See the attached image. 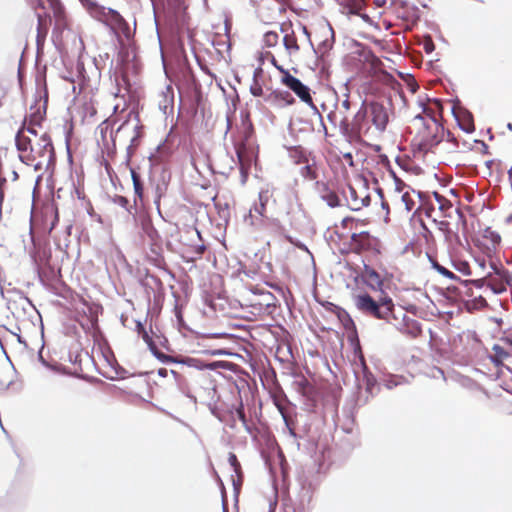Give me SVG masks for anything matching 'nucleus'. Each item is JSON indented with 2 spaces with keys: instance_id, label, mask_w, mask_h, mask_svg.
<instances>
[{
  "instance_id": "nucleus-32",
  "label": "nucleus",
  "mask_w": 512,
  "mask_h": 512,
  "mask_svg": "<svg viewBox=\"0 0 512 512\" xmlns=\"http://www.w3.org/2000/svg\"><path fill=\"white\" fill-rule=\"evenodd\" d=\"M294 93L300 98L302 102L310 106L311 108L317 110V107L315 106L312 96L310 94V89L303 83L294 90Z\"/></svg>"
},
{
  "instance_id": "nucleus-30",
  "label": "nucleus",
  "mask_w": 512,
  "mask_h": 512,
  "mask_svg": "<svg viewBox=\"0 0 512 512\" xmlns=\"http://www.w3.org/2000/svg\"><path fill=\"white\" fill-rule=\"evenodd\" d=\"M372 79L375 82L382 83L383 85L396 90L398 87H400V83L394 78L393 75L386 72L385 70L383 72H378Z\"/></svg>"
},
{
  "instance_id": "nucleus-25",
  "label": "nucleus",
  "mask_w": 512,
  "mask_h": 512,
  "mask_svg": "<svg viewBox=\"0 0 512 512\" xmlns=\"http://www.w3.org/2000/svg\"><path fill=\"white\" fill-rule=\"evenodd\" d=\"M319 33H321V42L319 43V49L325 52L326 50L332 47L334 41V31L332 27L327 25H322L319 28Z\"/></svg>"
},
{
  "instance_id": "nucleus-11",
  "label": "nucleus",
  "mask_w": 512,
  "mask_h": 512,
  "mask_svg": "<svg viewBox=\"0 0 512 512\" xmlns=\"http://www.w3.org/2000/svg\"><path fill=\"white\" fill-rule=\"evenodd\" d=\"M390 197L397 211L409 213L416 207L418 194L414 189L410 188L405 191L391 193Z\"/></svg>"
},
{
  "instance_id": "nucleus-29",
  "label": "nucleus",
  "mask_w": 512,
  "mask_h": 512,
  "mask_svg": "<svg viewBox=\"0 0 512 512\" xmlns=\"http://www.w3.org/2000/svg\"><path fill=\"white\" fill-rule=\"evenodd\" d=\"M278 71L282 74L281 83L293 92L302 84L298 78L292 76L284 67H278Z\"/></svg>"
},
{
  "instance_id": "nucleus-37",
  "label": "nucleus",
  "mask_w": 512,
  "mask_h": 512,
  "mask_svg": "<svg viewBox=\"0 0 512 512\" xmlns=\"http://www.w3.org/2000/svg\"><path fill=\"white\" fill-rule=\"evenodd\" d=\"M304 167L301 169V175L308 180H315L318 177L317 169L314 163L310 164L309 161L304 163Z\"/></svg>"
},
{
  "instance_id": "nucleus-61",
  "label": "nucleus",
  "mask_w": 512,
  "mask_h": 512,
  "mask_svg": "<svg viewBox=\"0 0 512 512\" xmlns=\"http://www.w3.org/2000/svg\"><path fill=\"white\" fill-rule=\"evenodd\" d=\"M276 405H277V408H278L279 412L281 413L283 418L286 420L285 408L282 405H280V404H276Z\"/></svg>"
},
{
  "instance_id": "nucleus-5",
  "label": "nucleus",
  "mask_w": 512,
  "mask_h": 512,
  "mask_svg": "<svg viewBox=\"0 0 512 512\" xmlns=\"http://www.w3.org/2000/svg\"><path fill=\"white\" fill-rule=\"evenodd\" d=\"M89 14L95 20L108 26L122 44L133 38L134 31L118 11L98 3H89Z\"/></svg>"
},
{
  "instance_id": "nucleus-54",
  "label": "nucleus",
  "mask_w": 512,
  "mask_h": 512,
  "mask_svg": "<svg viewBox=\"0 0 512 512\" xmlns=\"http://www.w3.org/2000/svg\"><path fill=\"white\" fill-rule=\"evenodd\" d=\"M248 289H249V291L252 294L251 297H255V298L260 297L262 292H267L266 290H264L263 288L259 287L258 285H250L248 287Z\"/></svg>"
},
{
  "instance_id": "nucleus-53",
  "label": "nucleus",
  "mask_w": 512,
  "mask_h": 512,
  "mask_svg": "<svg viewBox=\"0 0 512 512\" xmlns=\"http://www.w3.org/2000/svg\"><path fill=\"white\" fill-rule=\"evenodd\" d=\"M111 129V126H110V123L108 120H105L103 121L99 126H98V130L101 134V138L102 140H105L106 138V133L108 132V130Z\"/></svg>"
},
{
  "instance_id": "nucleus-44",
  "label": "nucleus",
  "mask_w": 512,
  "mask_h": 512,
  "mask_svg": "<svg viewBox=\"0 0 512 512\" xmlns=\"http://www.w3.org/2000/svg\"><path fill=\"white\" fill-rule=\"evenodd\" d=\"M228 462L231 465V467L233 468L234 472L239 477H241L242 476L241 464L238 461L237 456L234 453H232V452L229 453Z\"/></svg>"
},
{
  "instance_id": "nucleus-23",
  "label": "nucleus",
  "mask_w": 512,
  "mask_h": 512,
  "mask_svg": "<svg viewBox=\"0 0 512 512\" xmlns=\"http://www.w3.org/2000/svg\"><path fill=\"white\" fill-rule=\"evenodd\" d=\"M327 309L334 312L346 330H352L356 334V326L350 315L343 309L332 303H328Z\"/></svg>"
},
{
  "instance_id": "nucleus-10",
  "label": "nucleus",
  "mask_w": 512,
  "mask_h": 512,
  "mask_svg": "<svg viewBox=\"0 0 512 512\" xmlns=\"http://www.w3.org/2000/svg\"><path fill=\"white\" fill-rule=\"evenodd\" d=\"M501 236L491 227H486L475 239V245L488 257L497 253L501 246Z\"/></svg>"
},
{
  "instance_id": "nucleus-24",
  "label": "nucleus",
  "mask_w": 512,
  "mask_h": 512,
  "mask_svg": "<svg viewBox=\"0 0 512 512\" xmlns=\"http://www.w3.org/2000/svg\"><path fill=\"white\" fill-rule=\"evenodd\" d=\"M496 378L505 391L512 393V369L509 366L498 368Z\"/></svg>"
},
{
  "instance_id": "nucleus-22",
  "label": "nucleus",
  "mask_w": 512,
  "mask_h": 512,
  "mask_svg": "<svg viewBox=\"0 0 512 512\" xmlns=\"http://www.w3.org/2000/svg\"><path fill=\"white\" fill-rule=\"evenodd\" d=\"M433 198L435 203H431V210L434 211L435 206H437L443 217H450L453 211L451 201L438 192H433Z\"/></svg>"
},
{
  "instance_id": "nucleus-2",
  "label": "nucleus",
  "mask_w": 512,
  "mask_h": 512,
  "mask_svg": "<svg viewBox=\"0 0 512 512\" xmlns=\"http://www.w3.org/2000/svg\"><path fill=\"white\" fill-rule=\"evenodd\" d=\"M15 144L20 161L33 166L36 171L49 170L54 166L56 155L51 137L47 133L39 138L35 137L33 141L25 129H20L16 134Z\"/></svg>"
},
{
  "instance_id": "nucleus-35",
  "label": "nucleus",
  "mask_w": 512,
  "mask_h": 512,
  "mask_svg": "<svg viewBox=\"0 0 512 512\" xmlns=\"http://www.w3.org/2000/svg\"><path fill=\"white\" fill-rule=\"evenodd\" d=\"M136 331L139 336L144 340V342L148 345L151 351L156 352L157 346L153 341V338L149 335L145 327L141 322L136 323Z\"/></svg>"
},
{
  "instance_id": "nucleus-41",
  "label": "nucleus",
  "mask_w": 512,
  "mask_h": 512,
  "mask_svg": "<svg viewBox=\"0 0 512 512\" xmlns=\"http://www.w3.org/2000/svg\"><path fill=\"white\" fill-rule=\"evenodd\" d=\"M323 199L332 208L340 205V199H339L338 195L333 191L326 193L323 196Z\"/></svg>"
},
{
  "instance_id": "nucleus-27",
  "label": "nucleus",
  "mask_w": 512,
  "mask_h": 512,
  "mask_svg": "<svg viewBox=\"0 0 512 512\" xmlns=\"http://www.w3.org/2000/svg\"><path fill=\"white\" fill-rule=\"evenodd\" d=\"M368 222L364 219H357L354 217H345L340 222V227L349 232L355 233L360 232V228L367 225Z\"/></svg>"
},
{
  "instance_id": "nucleus-55",
  "label": "nucleus",
  "mask_w": 512,
  "mask_h": 512,
  "mask_svg": "<svg viewBox=\"0 0 512 512\" xmlns=\"http://www.w3.org/2000/svg\"><path fill=\"white\" fill-rule=\"evenodd\" d=\"M364 7V0H352V12L358 14Z\"/></svg>"
},
{
  "instance_id": "nucleus-51",
  "label": "nucleus",
  "mask_w": 512,
  "mask_h": 512,
  "mask_svg": "<svg viewBox=\"0 0 512 512\" xmlns=\"http://www.w3.org/2000/svg\"><path fill=\"white\" fill-rule=\"evenodd\" d=\"M366 275L370 281L375 282L377 285L382 284L380 275L374 269L366 270Z\"/></svg>"
},
{
  "instance_id": "nucleus-49",
  "label": "nucleus",
  "mask_w": 512,
  "mask_h": 512,
  "mask_svg": "<svg viewBox=\"0 0 512 512\" xmlns=\"http://www.w3.org/2000/svg\"><path fill=\"white\" fill-rule=\"evenodd\" d=\"M433 266L442 276H444L448 279H451V280L457 279L456 275L452 271L445 268L444 266H442L438 263H434Z\"/></svg>"
},
{
  "instance_id": "nucleus-8",
  "label": "nucleus",
  "mask_w": 512,
  "mask_h": 512,
  "mask_svg": "<svg viewBox=\"0 0 512 512\" xmlns=\"http://www.w3.org/2000/svg\"><path fill=\"white\" fill-rule=\"evenodd\" d=\"M141 238L144 245L150 249L149 257L158 264L162 260V238L149 217L141 218Z\"/></svg>"
},
{
  "instance_id": "nucleus-57",
  "label": "nucleus",
  "mask_w": 512,
  "mask_h": 512,
  "mask_svg": "<svg viewBox=\"0 0 512 512\" xmlns=\"http://www.w3.org/2000/svg\"><path fill=\"white\" fill-rule=\"evenodd\" d=\"M113 201H114V203L120 205L123 208H127L128 204H129V201L126 197L119 196V195H116L114 197Z\"/></svg>"
},
{
  "instance_id": "nucleus-46",
  "label": "nucleus",
  "mask_w": 512,
  "mask_h": 512,
  "mask_svg": "<svg viewBox=\"0 0 512 512\" xmlns=\"http://www.w3.org/2000/svg\"><path fill=\"white\" fill-rule=\"evenodd\" d=\"M392 176L394 180V188L391 193H397L411 188L408 185H406L405 182H403L399 177H397L394 172H392Z\"/></svg>"
},
{
  "instance_id": "nucleus-16",
  "label": "nucleus",
  "mask_w": 512,
  "mask_h": 512,
  "mask_svg": "<svg viewBox=\"0 0 512 512\" xmlns=\"http://www.w3.org/2000/svg\"><path fill=\"white\" fill-rule=\"evenodd\" d=\"M247 305L258 310V312H266L269 308H275L277 299L271 292H262L258 298L248 297Z\"/></svg>"
},
{
  "instance_id": "nucleus-12",
  "label": "nucleus",
  "mask_w": 512,
  "mask_h": 512,
  "mask_svg": "<svg viewBox=\"0 0 512 512\" xmlns=\"http://www.w3.org/2000/svg\"><path fill=\"white\" fill-rule=\"evenodd\" d=\"M493 354L490 356L491 361L498 368L512 364V341L503 340L501 344H495L492 347Z\"/></svg>"
},
{
  "instance_id": "nucleus-3",
  "label": "nucleus",
  "mask_w": 512,
  "mask_h": 512,
  "mask_svg": "<svg viewBox=\"0 0 512 512\" xmlns=\"http://www.w3.org/2000/svg\"><path fill=\"white\" fill-rule=\"evenodd\" d=\"M413 125L417 132L414 135L411 145L414 151L426 154L433 151L438 145L452 144L453 148H443L447 153H455L459 148V142L450 132L445 134L444 127L440 122L434 120H424L421 115L413 119Z\"/></svg>"
},
{
  "instance_id": "nucleus-14",
  "label": "nucleus",
  "mask_w": 512,
  "mask_h": 512,
  "mask_svg": "<svg viewBox=\"0 0 512 512\" xmlns=\"http://www.w3.org/2000/svg\"><path fill=\"white\" fill-rule=\"evenodd\" d=\"M391 324L394 325L401 333L413 339L419 337L422 333L420 323L416 319L406 316L405 313H403L401 321L397 317V321L393 320V323Z\"/></svg>"
},
{
  "instance_id": "nucleus-63",
  "label": "nucleus",
  "mask_w": 512,
  "mask_h": 512,
  "mask_svg": "<svg viewBox=\"0 0 512 512\" xmlns=\"http://www.w3.org/2000/svg\"><path fill=\"white\" fill-rule=\"evenodd\" d=\"M271 63L272 65L278 70V67H282L281 65L278 64L276 58L274 55H271Z\"/></svg>"
},
{
  "instance_id": "nucleus-40",
  "label": "nucleus",
  "mask_w": 512,
  "mask_h": 512,
  "mask_svg": "<svg viewBox=\"0 0 512 512\" xmlns=\"http://www.w3.org/2000/svg\"><path fill=\"white\" fill-rule=\"evenodd\" d=\"M454 268L462 273L463 275H471V267L467 261L464 260H455L453 262Z\"/></svg>"
},
{
  "instance_id": "nucleus-47",
  "label": "nucleus",
  "mask_w": 512,
  "mask_h": 512,
  "mask_svg": "<svg viewBox=\"0 0 512 512\" xmlns=\"http://www.w3.org/2000/svg\"><path fill=\"white\" fill-rule=\"evenodd\" d=\"M460 126L461 128L466 131V132H473L475 127H474V121H473V118H472V115L471 114H467L463 121L460 122Z\"/></svg>"
},
{
  "instance_id": "nucleus-1",
  "label": "nucleus",
  "mask_w": 512,
  "mask_h": 512,
  "mask_svg": "<svg viewBox=\"0 0 512 512\" xmlns=\"http://www.w3.org/2000/svg\"><path fill=\"white\" fill-rule=\"evenodd\" d=\"M386 107L376 101L364 102L351 123L343 122L342 136L350 143H368L378 138L387 127Z\"/></svg>"
},
{
  "instance_id": "nucleus-15",
  "label": "nucleus",
  "mask_w": 512,
  "mask_h": 512,
  "mask_svg": "<svg viewBox=\"0 0 512 512\" xmlns=\"http://www.w3.org/2000/svg\"><path fill=\"white\" fill-rule=\"evenodd\" d=\"M437 230L443 236L449 250H455L461 245V240L456 231L451 228V224L446 220L436 222Z\"/></svg>"
},
{
  "instance_id": "nucleus-7",
  "label": "nucleus",
  "mask_w": 512,
  "mask_h": 512,
  "mask_svg": "<svg viewBox=\"0 0 512 512\" xmlns=\"http://www.w3.org/2000/svg\"><path fill=\"white\" fill-rule=\"evenodd\" d=\"M347 252L364 256H376L381 253V241L368 231L352 233L347 243Z\"/></svg>"
},
{
  "instance_id": "nucleus-13",
  "label": "nucleus",
  "mask_w": 512,
  "mask_h": 512,
  "mask_svg": "<svg viewBox=\"0 0 512 512\" xmlns=\"http://www.w3.org/2000/svg\"><path fill=\"white\" fill-rule=\"evenodd\" d=\"M351 109V102L349 96L346 95L345 99L342 100L340 105H336L335 109L330 111L327 115L328 121L334 125L339 126L340 133L342 134V125L345 121L346 123H351V120L348 118V112Z\"/></svg>"
},
{
  "instance_id": "nucleus-34",
  "label": "nucleus",
  "mask_w": 512,
  "mask_h": 512,
  "mask_svg": "<svg viewBox=\"0 0 512 512\" xmlns=\"http://www.w3.org/2000/svg\"><path fill=\"white\" fill-rule=\"evenodd\" d=\"M309 154L301 146H296L290 149V157L293 159L295 164L307 163Z\"/></svg>"
},
{
  "instance_id": "nucleus-58",
  "label": "nucleus",
  "mask_w": 512,
  "mask_h": 512,
  "mask_svg": "<svg viewBox=\"0 0 512 512\" xmlns=\"http://www.w3.org/2000/svg\"><path fill=\"white\" fill-rule=\"evenodd\" d=\"M265 284L268 285L269 287L277 290V291L282 292V288L279 285L275 284V283H271V282L265 281Z\"/></svg>"
},
{
  "instance_id": "nucleus-43",
  "label": "nucleus",
  "mask_w": 512,
  "mask_h": 512,
  "mask_svg": "<svg viewBox=\"0 0 512 512\" xmlns=\"http://www.w3.org/2000/svg\"><path fill=\"white\" fill-rule=\"evenodd\" d=\"M275 98L283 101L286 105H293L295 103L294 97L287 91L275 92Z\"/></svg>"
},
{
  "instance_id": "nucleus-60",
  "label": "nucleus",
  "mask_w": 512,
  "mask_h": 512,
  "mask_svg": "<svg viewBox=\"0 0 512 512\" xmlns=\"http://www.w3.org/2000/svg\"><path fill=\"white\" fill-rule=\"evenodd\" d=\"M343 157H344V159H345L346 161H348L350 164H352V162H353V156H352V154H351V153H345V154L343 155Z\"/></svg>"
},
{
  "instance_id": "nucleus-26",
  "label": "nucleus",
  "mask_w": 512,
  "mask_h": 512,
  "mask_svg": "<svg viewBox=\"0 0 512 512\" xmlns=\"http://www.w3.org/2000/svg\"><path fill=\"white\" fill-rule=\"evenodd\" d=\"M116 90L113 92L115 97H124L130 91V81L125 73L115 75Z\"/></svg>"
},
{
  "instance_id": "nucleus-50",
  "label": "nucleus",
  "mask_w": 512,
  "mask_h": 512,
  "mask_svg": "<svg viewBox=\"0 0 512 512\" xmlns=\"http://www.w3.org/2000/svg\"><path fill=\"white\" fill-rule=\"evenodd\" d=\"M83 110H84V117H94L97 114V109L94 106L92 101L86 102L83 105Z\"/></svg>"
},
{
  "instance_id": "nucleus-39",
  "label": "nucleus",
  "mask_w": 512,
  "mask_h": 512,
  "mask_svg": "<svg viewBox=\"0 0 512 512\" xmlns=\"http://www.w3.org/2000/svg\"><path fill=\"white\" fill-rule=\"evenodd\" d=\"M369 66V74L371 77H374L378 72L384 71L382 61L374 55H372L369 59Z\"/></svg>"
},
{
  "instance_id": "nucleus-64",
  "label": "nucleus",
  "mask_w": 512,
  "mask_h": 512,
  "mask_svg": "<svg viewBox=\"0 0 512 512\" xmlns=\"http://www.w3.org/2000/svg\"><path fill=\"white\" fill-rule=\"evenodd\" d=\"M300 27L303 33L307 36V38L310 39V32L308 31L307 27L305 25H301Z\"/></svg>"
},
{
  "instance_id": "nucleus-45",
  "label": "nucleus",
  "mask_w": 512,
  "mask_h": 512,
  "mask_svg": "<svg viewBox=\"0 0 512 512\" xmlns=\"http://www.w3.org/2000/svg\"><path fill=\"white\" fill-rule=\"evenodd\" d=\"M268 198H269V192L268 190L266 191H261L259 193V201H260V208L256 207V211L260 214V215H263L265 210H266V204L268 202Z\"/></svg>"
},
{
  "instance_id": "nucleus-38",
  "label": "nucleus",
  "mask_w": 512,
  "mask_h": 512,
  "mask_svg": "<svg viewBox=\"0 0 512 512\" xmlns=\"http://www.w3.org/2000/svg\"><path fill=\"white\" fill-rule=\"evenodd\" d=\"M206 247L204 244L188 245L185 252L191 255V260L200 258L205 252Z\"/></svg>"
},
{
  "instance_id": "nucleus-59",
  "label": "nucleus",
  "mask_w": 512,
  "mask_h": 512,
  "mask_svg": "<svg viewBox=\"0 0 512 512\" xmlns=\"http://www.w3.org/2000/svg\"><path fill=\"white\" fill-rule=\"evenodd\" d=\"M388 0H375V4L378 6V7H384L386 5ZM390 2H393L394 0H389Z\"/></svg>"
},
{
  "instance_id": "nucleus-28",
  "label": "nucleus",
  "mask_w": 512,
  "mask_h": 512,
  "mask_svg": "<svg viewBox=\"0 0 512 512\" xmlns=\"http://www.w3.org/2000/svg\"><path fill=\"white\" fill-rule=\"evenodd\" d=\"M163 9L170 17H177L184 10V0H162Z\"/></svg>"
},
{
  "instance_id": "nucleus-48",
  "label": "nucleus",
  "mask_w": 512,
  "mask_h": 512,
  "mask_svg": "<svg viewBox=\"0 0 512 512\" xmlns=\"http://www.w3.org/2000/svg\"><path fill=\"white\" fill-rule=\"evenodd\" d=\"M297 385L299 386V389L303 395H309L313 390V386L304 377H302V379L297 382Z\"/></svg>"
},
{
  "instance_id": "nucleus-6",
  "label": "nucleus",
  "mask_w": 512,
  "mask_h": 512,
  "mask_svg": "<svg viewBox=\"0 0 512 512\" xmlns=\"http://www.w3.org/2000/svg\"><path fill=\"white\" fill-rule=\"evenodd\" d=\"M355 305L358 310L367 316L383 320L389 324L393 323V320L397 321V315L394 311L395 305L387 295L375 300L368 293L359 294L355 297Z\"/></svg>"
},
{
  "instance_id": "nucleus-42",
  "label": "nucleus",
  "mask_w": 512,
  "mask_h": 512,
  "mask_svg": "<svg viewBox=\"0 0 512 512\" xmlns=\"http://www.w3.org/2000/svg\"><path fill=\"white\" fill-rule=\"evenodd\" d=\"M279 36L274 31H269L264 35V43L267 47H274L277 45Z\"/></svg>"
},
{
  "instance_id": "nucleus-19",
  "label": "nucleus",
  "mask_w": 512,
  "mask_h": 512,
  "mask_svg": "<svg viewBox=\"0 0 512 512\" xmlns=\"http://www.w3.org/2000/svg\"><path fill=\"white\" fill-rule=\"evenodd\" d=\"M346 200L350 209L354 211L361 210L363 207H366L370 204V196L367 193H365V195L359 196L357 191L352 186L348 187Z\"/></svg>"
},
{
  "instance_id": "nucleus-56",
  "label": "nucleus",
  "mask_w": 512,
  "mask_h": 512,
  "mask_svg": "<svg viewBox=\"0 0 512 512\" xmlns=\"http://www.w3.org/2000/svg\"><path fill=\"white\" fill-rule=\"evenodd\" d=\"M236 415L238 417V419L243 423V424H246L247 420H246V415H245V412H244V407H243V403L241 402L239 407L236 409Z\"/></svg>"
},
{
  "instance_id": "nucleus-9",
  "label": "nucleus",
  "mask_w": 512,
  "mask_h": 512,
  "mask_svg": "<svg viewBox=\"0 0 512 512\" xmlns=\"http://www.w3.org/2000/svg\"><path fill=\"white\" fill-rule=\"evenodd\" d=\"M34 259L41 276H45L48 279H55L61 276V267L52 261L50 247H39Z\"/></svg>"
},
{
  "instance_id": "nucleus-52",
  "label": "nucleus",
  "mask_w": 512,
  "mask_h": 512,
  "mask_svg": "<svg viewBox=\"0 0 512 512\" xmlns=\"http://www.w3.org/2000/svg\"><path fill=\"white\" fill-rule=\"evenodd\" d=\"M250 92L255 97H261L263 95L262 86L255 80L250 87Z\"/></svg>"
},
{
  "instance_id": "nucleus-33",
  "label": "nucleus",
  "mask_w": 512,
  "mask_h": 512,
  "mask_svg": "<svg viewBox=\"0 0 512 512\" xmlns=\"http://www.w3.org/2000/svg\"><path fill=\"white\" fill-rule=\"evenodd\" d=\"M43 119V116L41 112L38 110L36 113H33L29 116V123L26 127V122L24 123V126L21 129L26 130V134H32L34 137H37L36 130L34 129L35 126H39L41 121Z\"/></svg>"
},
{
  "instance_id": "nucleus-20",
  "label": "nucleus",
  "mask_w": 512,
  "mask_h": 512,
  "mask_svg": "<svg viewBox=\"0 0 512 512\" xmlns=\"http://www.w3.org/2000/svg\"><path fill=\"white\" fill-rule=\"evenodd\" d=\"M282 32H284L283 36V45L285 47L286 52L289 56L297 55L300 51V45L298 43V38L296 33L291 27L286 28L282 27Z\"/></svg>"
},
{
  "instance_id": "nucleus-36",
  "label": "nucleus",
  "mask_w": 512,
  "mask_h": 512,
  "mask_svg": "<svg viewBox=\"0 0 512 512\" xmlns=\"http://www.w3.org/2000/svg\"><path fill=\"white\" fill-rule=\"evenodd\" d=\"M131 176L133 181L134 193L139 200H142L144 195V187L139 174L131 170Z\"/></svg>"
},
{
  "instance_id": "nucleus-18",
  "label": "nucleus",
  "mask_w": 512,
  "mask_h": 512,
  "mask_svg": "<svg viewBox=\"0 0 512 512\" xmlns=\"http://www.w3.org/2000/svg\"><path fill=\"white\" fill-rule=\"evenodd\" d=\"M443 105L440 100L428 99L423 105V114H420L424 120H434L440 122L442 118Z\"/></svg>"
},
{
  "instance_id": "nucleus-21",
  "label": "nucleus",
  "mask_w": 512,
  "mask_h": 512,
  "mask_svg": "<svg viewBox=\"0 0 512 512\" xmlns=\"http://www.w3.org/2000/svg\"><path fill=\"white\" fill-rule=\"evenodd\" d=\"M38 24H37V37L36 42L37 46H42L47 37L49 27L51 25V17L47 14H38Z\"/></svg>"
},
{
  "instance_id": "nucleus-17",
  "label": "nucleus",
  "mask_w": 512,
  "mask_h": 512,
  "mask_svg": "<svg viewBox=\"0 0 512 512\" xmlns=\"http://www.w3.org/2000/svg\"><path fill=\"white\" fill-rule=\"evenodd\" d=\"M487 283L495 293L504 292L510 283V275L504 268L495 269L494 275L488 276Z\"/></svg>"
},
{
  "instance_id": "nucleus-4",
  "label": "nucleus",
  "mask_w": 512,
  "mask_h": 512,
  "mask_svg": "<svg viewBox=\"0 0 512 512\" xmlns=\"http://www.w3.org/2000/svg\"><path fill=\"white\" fill-rule=\"evenodd\" d=\"M233 146L238 159L241 183L245 184L251 166L257 162L259 154L253 124L248 114L242 116L240 125L236 127L233 134Z\"/></svg>"
},
{
  "instance_id": "nucleus-31",
  "label": "nucleus",
  "mask_w": 512,
  "mask_h": 512,
  "mask_svg": "<svg viewBox=\"0 0 512 512\" xmlns=\"http://www.w3.org/2000/svg\"><path fill=\"white\" fill-rule=\"evenodd\" d=\"M53 15L55 18V26L58 29H62L66 26V15L64 8L59 2L52 3Z\"/></svg>"
},
{
  "instance_id": "nucleus-62",
  "label": "nucleus",
  "mask_w": 512,
  "mask_h": 512,
  "mask_svg": "<svg viewBox=\"0 0 512 512\" xmlns=\"http://www.w3.org/2000/svg\"><path fill=\"white\" fill-rule=\"evenodd\" d=\"M83 5L86 7L87 11L89 12V3H97L96 1L94 0H80Z\"/></svg>"
}]
</instances>
